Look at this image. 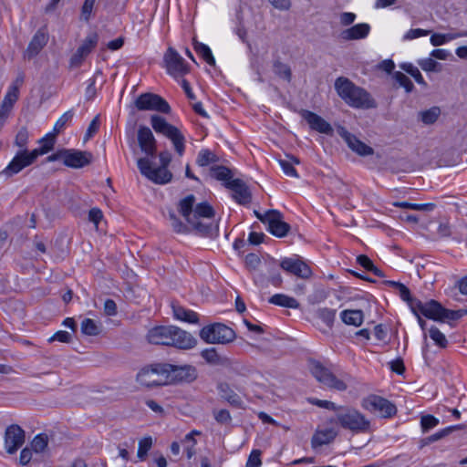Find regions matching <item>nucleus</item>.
Listing matches in <instances>:
<instances>
[{
    "instance_id": "9d476101",
    "label": "nucleus",
    "mask_w": 467,
    "mask_h": 467,
    "mask_svg": "<svg viewBox=\"0 0 467 467\" xmlns=\"http://www.w3.org/2000/svg\"><path fill=\"white\" fill-rule=\"evenodd\" d=\"M167 369V381L170 384L192 383L197 377L198 372L192 365L177 366L165 363Z\"/></svg>"
},
{
    "instance_id": "79ce46f5",
    "label": "nucleus",
    "mask_w": 467,
    "mask_h": 467,
    "mask_svg": "<svg viewBox=\"0 0 467 467\" xmlns=\"http://www.w3.org/2000/svg\"><path fill=\"white\" fill-rule=\"evenodd\" d=\"M219 161L218 157L210 150H202L197 157L196 163L204 167L211 163H215Z\"/></svg>"
},
{
    "instance_id": "7c9ffc66",
    "label": "nucleus",
    "mask_w": 467,
    "mask_h": 467,
    "mask_svg": "<svg viewBox=\"0 0 467 467\" xmlns=\"http://www.w3.org/2000/svg\"><path fill=\"white\" fill-rule=\"evenodd\" d=\"M171 308L176 319L191 324L199 322L198 314L194 311L187 309L176 302L171 303Z\"/></svg>"
},
{
    "instance_id": "f257e3e1",
    "label": "nucleus",
    "mask_w": 467,
    "mask_h": 467,
    "mask_svg": "<svg viewBox=\"0 0 467 467\" xmlns=\"http://www.w3.org/2000/svg\"><path fill=\"white\" fill-rule=\"evenodd\" d=\"M335 89L337 95L350 107L357 109H371L376 107V102L368 92L356 86L345 77H339L336 79Z\"/></svg>"
},
{
    "instance_id": "5701e85b",
    "label": "nucleus",
    "mask_w": 467,
    "mask_h": 467,
    "mask_svg": "<svg viewBox=\"0 0 467 467\" xmlns=\"http://www.w3.org/2000/svg\"><path fill=\"white\" fill-rule=\"evenodd\" d=\"M138 142L141 150L153 158L156 155V140L149 127L140 126L138 130Z\"/></svg>"
},
{
    "instance_id": "4468645a",
    "label": "nucleus",
    "mask_w": 467,
    "mask_h": 467,
    "mask_svg": "<svg viewBox=\"0 0 467 467\" xmlns=\"http://www.w3.org/2000/svg\"><path fill=\"white\" fill-rule=\"evenodd\" d=\"M37 160L36 152L27 150H20L10 161V163L2 171V174L10 178L20 172L23 169L32 165Z\"/></svg>"
},
{
    "instance_id": "58836bf2",
    "label": "nucleus",
    "mask_w": 467,
    "mask_h": 467,
    "mask_svg": "<svg viewBox=\"0 0 467 467\" xmlns=\"http://www.w3.org/2000/svg\"><path fill=\"white\" fill-rule=\"evenodd\" d=\"M194 50L202 57V58L210 65L215 66V59L212 54L210 47L202 43L193 39Z\"/></svg>"
},
{
    "instance_id": "c9c22d12",
    "label": "nucleus",
    "mask_w": 467,
    "mask_h": 467,
    "mask_svg": "<svg viewBox=\"0 0 467 467\" xmlns=\"http://www.w3.org/2000/svg\"><path fill=\"white\" fill-rule=\"evenodd\" d=\"M214 216L213 208L206 202L198 203L194 208V213L192 217L195 219V222H201V218H213Z\"/></svg>"
},
{
    "instance_id": "c756f323",
    "label": "nucleus",
    "mask_w": 467,
    "mask_h": 467,
    "mask_svg": "<svg viewBox=\"0 0 467 467\" xmlns=\"http://www.w3.org/2000/svg\"><path fill=\"white\" fill-rule=\"evenodd\" d=\"M217 389L221 398L226 400L230 405L235 408L242 407L243 400L241 397L230 388L228 383L221 382L218 384Z\"/></svg>"
},
{
    "instance_id": "13d9d810",
    "label": "nucleus",
    "mask_w": 467,
    "mask_h": 467,
    "mask_svg": "<svg viewBox=\"0 0 467 467\" xmlns=\"http://www.w3.org/2000/svg\"><path fill=\"white\" fill-rule=\"evenodd\" d=\"M438 424L439 420L432 415H423L420 419V426L423 432L429 431Z\"/></svg>"
},
{
    "instance_id": "2f4dec72",
    "label": "nucleus",
    "mask_w": 467,
    "mask_h": 467,
    "mask_svg": "<svg viewBox=\"0 0 467 467\" xmlns=\"http://www.w3.org/2000/svg\"><path fill=\"white\" fill-rule=\"evenodd\" d=\"M337 433L333 429L317 430L311 439V445L314 449L317 447L332 442Z\"/></svg>"
},
{
    "instance_id": "0e129e2a",
    "label": "nucleus",
    "mask_w": 467,
    "mask_h": 467,
    "mask_svg": "<svg viewBox=\"0 0 467 467\" xmlns=\"http://www.w3.org/2000/svg\"><path fill=\"white\" fill-rule=\"evenodd\" d=\"M420 67L424 70L428 72L431 71H438V66L439 63L436 62L431 57L424 58L419 61Z\"/></svg>"
},
{
    "instance_id": "cd10ccee",
    "label": "nucleus",
    "mask_w": 467,
    "mask_h": 467,
    "mask_svg": "<svg viewBox=\"0 0 467 467\" xmlns=\"http://www.w3.org/2000/svg\"><path fill=\"white\" fill-rule=\"evenodd\" d=\"M47 41L48 36L46 31L43 28L37 30L25 51V57L28 59L35 57L47 45Z\"/></svg>"
},
{
    "instance_id": "c03bdc74",
    "label": "nucleus",
    "mask_w": 467,
    "mask_h": 467,
    "mask_svg": "<svg viewBox=\"0 0 467 467\" xmlns=\"http://www.w3.org/2000/svg\"><path fill=\"white\" fill-rule=\"evenodd\" d=\"M211 174L218 181H224L226 183L232 181V171L224 166H213L211 168Z\"/></svg>"
},
{
    "instance_id": "f8f14e48",
    "label": "nucleus",
    "mask_w": 467,
    "mask_h": 467,
    "mask_svg": "<svg viewBox=\"0 0 467 467\" xmlns=\"http://www.w3.org/2000/svg\"><path fill=\"white\" fill-rule=\"evenodd\" d=\"M135 107L138 110H152L168 114L171 107L161 96L154 93L140 94L135 100Z\"/></svg>"
},
{
    "instance_id": "052dcab7",
    "label": "nucleus",
    "mask_w": 467,
    "mask_h": 467,
    "mask_svg": "<svg viewBox=\"0 0 467 467\" xmlns=\"http://www.w3.org/2000/svg\"><path fill=\"white\" fill-rule=\"evenodd\" d=\"M71 340H72V336L70 333H68L67 331L59 330V331L56 332L54 335H52L48 338L47 341L49 343H52L54 341H58V342H62V343H70Z\"/></svg>"
},
{
    "instance_id": "338daca9",
    "label": "nucleus",
    "mask_w": 467,
    "mask_h": 467,
    "mask_svg": "<svg viewBox=\"0 0 467 467\" xmlns=\"http://www.w3.org/2000/svg\"><path fill=\"white\" fill-rule=\"evenodd\" d=\"M261 264L260 257L255 254H248L245 256V265L249 270H255Z\"/></svg>"
},
{
    "instance_id": "1a4fd4ad",
    "label": "nucleus",
    "mask_w": 467,
    "mask_h": 467,
    "mask_svg": "<svg viewBox=\"0 0 467 467\" xmlns=\"http://www.w3.org/2000/svg\"><path fill=\"white\" fill-rule=\"evenodd\" d=\"M24 82L25 74L20 71L7 88L6 93L2 100V121L11 115L14 106L19 99L20 88L23 87Z\"/></svg>"
},
{
    "instance_id": "3c124183",
    "label": "nucleus",
    "mask_w": 467,
    "mask_h": 467,
    "mask_svg": "<svg viewBox=\"0 0 467 467\" xmlns=\"http://www.w3.org/2000/svg\"><path fill=\"white\" fill-rule=\"evenodd\" d=\"M169 220L171 222V225L174 232L182 234L186 233L188 230V227L186 224H184L175 214L174 211L170 210L169 211Z\"/></svg>"
},
{
    "instance_id": "6ab92c4d",
    "label": "nucleus",
    "mask_w": 467,
    "mask_h": 467,
    "mask_svg": "<svg viewBox=\"0 0 467 467\" xmlns=\"http://www.w3.org/2000/svg\"><path fill=\"white\" fill-rule=\"evenodd\" d=\"M441 304L434 299H431L426 303H422L420 300L414 302V308L411 312L414 315L422 314L423 317L429 319L440 322L441 321Z\"/></svg>"
},
{
    "instance_id": "6e6552de",
    "label": "nucleus",
    "mask_w": 467,
    "mask_h": 467,
    "mask_svg": "<svg viewBox=\"0 0 467 467\" xmlns=\"http://www.w3.org/2000/svg\"><path fill=\"white\" fill-rule=\"evenodd\" d=\"M361 407L371 413H378L384 419L391 418L397 413V407L394 403L375 394L362 399Z\"/></svg>"
},
{
    "instance_id": "473e14b6",
    "label": "nucleus",
    "mask_w": 467,
    "mask_h": 467,
    "mask_svg": "<svg viewBox=\"0 0 467 467\" xmlns=\"http://www.w3.org/2000/svg\"><path fill=\"white\" fill-rule=\"evenodd\" d=\"M340 318L346 325L359 327L363 323L364 315L361 310L347 309L340 313Z\"/></svg>"
},
{
    "instance_id": "ddd939ff",
    "label": "nucleus",
    "mask_w": 467,
    "mask_h": 467,
    "mask_svg": "<svg viewBox=\"0 0 467 467\" xmlns=\"http://www.w3.org/2000/svg\"><path fill=\"white\" fill-rule=\"evenodd\" d=\"M254 280L256 285L262 287H266L269 284L278 287L283 282L275 260L265 261L264 268L254 276Z\"/></svg>"
},
{
    "instance_id": "e2e57ef3",
    "label": "nucleus",
    "mask_w": 467,
    "mask_h": 467,
    "mask_svg": "<svg viewBox=\"0 0 467 467\" xmlns=\"http://www.w3.org/2000/svg\"><path fill=\"white\" fill-rule=\"evenodd\" d=\"M279 164L285 175L294 177V178H298V173H297L296 170L294 168V166L292 165V162L290 161L279 160Z\"/></svg>"
},
{
    "instance_id": "b1692460",
    "label": "nucleus",
    "mask_w": 467,
    "mask_h": 467,
    "mask_svg": "<svg viewBox=\"0 0 467 467\" xmlns=\"http://www.w3.org/2000/svg\"><path fill=\"white\" fill-rule=\"evenodd\" d=\"M173 326H157L149 330L147 339L149 343L170 347Z\"/></svg>"
},
{
    "instance_id": "4be33fe9",
    "label": "nucleus",
    "mask_w": 467,
    "mask_h": 467,
    "mask_svg": "<svg viewBox=\"0 0 467 467\" xmlns=\"http://www.w3.org/2000/svg\"><path fill=\"white\" fill-rule=\"evenodd\" d=\"M300 114L313 130L329 136L333 135L332 126L319 115L306 109H303Z\"/></svg>"
},
{
    "instance_id": "774afa93",
    "label": "nucleus",
    "mask_w": 467,
    "mask_h": 467,
    "mask_svg": "<svg viewBox=\"0 0 467 467\" xmlns=\"http://www.w3.org/2000/svg\"><path fill=\"white\" fill-rule=\"evenodd\" d=\"M260 456L261 451L259 450L252 451L245 467H259L262 463Z\"/></svg>"
},
{
    "instance_id": "20e7f679",
    "label": "nucleus",
    "mask_w": 467,
    "mask_h": 467,
    "mask_svg": "<svg viewBox=\"0 0 467 467\" xmlns=\"http://www.w3.org/2000/svg\"><path fill=\"white\" fill-rule=\"evenodd\" d=\"M150 122L157 133L164 135L172 141L176 152L182 156L184 151L185 138L179 129L168 123L164 118L159 115H152Z\"/></svg>"
},
{
    "instance_id": "2eb2a0df",
    "label": "nucleus",
    "mask_w": 467,
    "mask_h": 467,
    "mask_svg": "<svg viewBox=\"0 0 467 467\" xmlns=\"http://www.w3.org/2000/svg\"><path fill=\"white\" fill-rule=\"evenodd\" d=\"M163 62L167 72L174 78L182 77L190 71L189 65L173 47H168L163 57Z\"/></svg>"
},
{
    "instance_id": "dca6fc26",
    "label": "nucleus",
    "mask_w": 467,
    "mask_h": 467,
    "mask_svg": "<svg viewBox=\"0 0 467 467\" xmlns=\"http://www.w3.org/2000/svg\"><path fill=\"white\" fill-rule=\"evenodd\" d=\"M26 441L25 431L17 424H11L5 431V448L7 453H15Z\"/></svg>"
},
{
    "instance_id": "a878e982",
    "label": "nucleus",
    "mask_w": 467,
    "mask_h": 467,
    "mask_svg": "<svg viewBox=\"0 0 467 467\" xmlns=\"http://www.w3.org/2000/svg\"><path fill=\"white\" fill-rule=\"evenodd\" d=\"M266 224L267 230L273 235L279 238L285 236L290 230V225L284 222L283 214L277 210H275L274 213H272V215H270Z\"/></svg>"
},
{
    "instance_id": "7ed1b4c3",
    "label": "nucleus",
    "mask_w": 467,
    "mask_h": 467,
    "mask_svg": "<svg viewBox=\"0 0 467 467\" xmlns=\"http://www.w3.org/2000/svg\"><path fill=\"white\" fill-rule=\"evenodd\" d=\"M310 371L314 378L325 387L344 391L348 389V376L337 378L329 368L324 367L320 362L313 360L310 362Z\"/></svg>"
},
{
    "instance_id": "f704fd0d",
    "label": "nucleus",
    "mask_w": 467,
    "mask_h": 467,
    "mask_svg": "<svg viewBox=\"0 0 467 467\" xmlns=\"http://www.w3.org/2000/svg\"><path fill=\"white\" fill-rule=\"evenodd\" d=\"M57 135L53 132L47 133L45 137L38 140L40 146L33 150L36 152V157L42 156L49 152L55 145Z\"/></svg>"
},
{
    "instance_id": "49530a36",
    "label": "nucleus",
    "mask_w": 467,
    "mask_h": 467,
    "mask_svg": "<svg viewBox=\"0 0 467 467\" xmlns=\"http://www.w3.org/2000/svg\"><path fill=\"white\" fill-rule=\"evenodd\" d=\"M401 68L407 72L408 74H410L414 79L415 81L423 86V87H426L427 86V83L426 81L424 80L421 73L420 72V70L418 69V67H416L415 66H413L412 64L410 63H404L402 64L401 66Z\"/></svg>"
},
{
    "instance_id": "bb28decb",
    "label": "nucleus",
    "mask_w": 467,
    "mask_h": 467,
    "mask_svg": "<svg viewBox=\"0 0 467 467\" xmlns=\"http://www.w3.org/2000/svg\"><path fill=\"white\" fill-rule=\"evenodd\" d=\"M226 187L232 190L233 198L240 204H247L251 202V192L245 183L240 179H234L226 183Z\"/></svg>"
},
{
    "instance_id": "412c9836",
    "label": "nucleus",
    "mask_w": 467,
    "mask_h": 467,
    "mask_svg": "<svg viewBox=\"0 0 467 467\" xmlns=\"http://www.w3.org/2000/svg\"><path fill=\"white\" fill-rule=\"evenodd\" d=\"M196 344L197 340L191 333L173 326L170 347H174L179 349H191L194 348Z\"/></svg>"
},
{
    "instance_id": "37998d69",
    "label": "nucleus",
    "mask_w": 467,
    "mask_h": 467,
    "mask_svg": "<svg viewBox=\"0 0 467 467\" xmlns=\"http://www.w3.org/2000/svg\"><path fill=\"white\" fill-rule=\"evenodd\" d=\"M274 72L278 77L285 79L286 81L290 82L292 78V72L291 68L288 65L281 62L280 60H275L274 62Z\"/></svg>"
},
{
    "instance_id": "c85d7f7f",
    "label": "nucleus",
    "mask_w": 467,
    "mask_h": 467,
    "mask_svg": "<svg viewBox=\"0 0 467 467\" xmlns=\"http://www.w3.org/2000/svg\"><path fill=\"white\" fill-rule=\"evenodd\" d=\"M369 31V25L366 23H361L343 30L340 34V36L343 40L346 41L358 40L365 38L368 35Z\"/></svg>"
},
{
    "instance_id": "680f3d73",
    "label": "nucleus",
    "mask_w": 467,
    "mask_h": 467,
    "mask_svg": "<svg viewBox=\"0 0 467 467\" xmlns=\"http://www.w3.org/2000/svg\"><path fill=\"white\" fill-rule=\"evenodd\" d=\"M33 451L29 447H25L21 451L18 458V463L21 466H27L33 459Z\"/></svg>"
},
{
    "instance_id": "603ef678",
    "label": "nucleus",
    "mask_w": 467,
    "mask_h": 467,
    "mask_svg": "<svg viewBox=\"0 0 467 467\" xmlns=\"http://www.w3.org/2000/svg\"><path fill=\"white\" fill-rule=\"evenodd\" d=\"M394 79L399 83L400 87L405 88L406 92H411L414 88V85L411 80L402 72L396 71L393 75Z\"/></svg>"
},
{
    "instance_id": "a211bd4d",
    "label": "nucleus",
    "mask_w": 467,
    "mask_h": 467,
    "mask_svg": "<svg viewBox=\"0 0 467 467\" xmlns=\"http://www.w3.org/2000/svg\"><path fill=\"white\" fill-rule=\"evenodd\" d=\"M337 134L345 140L348 148L360 156H368L374 153V150L359 140L354 134L350 133L345 127L337 128Z\"/></svg>"
},
{
    "instance_id": "69168bd1",
    "label": "nucleus",
    "mask_w": 467,
    "mask_h": 467,
    "mask_svg": "<svg viewBox=\"0 0 467 467\" xmlns=\"http://www.w3.org/2000/svg\"><path fill=\"white\" fill-rule=\"evenodd\" d=\"M215 420L220 424H227L232 421V417L227 410H219L213 412Z\"/></svg>"
},
{
    "instance_id": "aec40b11",
    "label": "nucleus",
    "mask_w": 467,
    "mask_h": 467,
    "mask_svg": "<svg viewBox=\"0 0 467 467\" xmlns=\"http://www.w3.org/2000/svg\"><path fill=\"white\" fill-rule=\"evenodd\" d=\"M99 41L97 33H91L84 39L76 53L71 57L70 64L74 67L81 65L84 58L96 47Z\"/></svg>"
},
{
    "instance_id": "0eeeda50",
    "label": "nucleus",
    "mask_w": 467,
    "mask_h": 467,
    "mask_svg": "<svg viewBox=\"0 0 467 467\" xmlns=\"http://www.w3.org/2000/svg\"><path fill=\"white\" fill-rule=\"evenodd\" d=\"M195 201L196 199L193 194L187 195L179 202L178 211L198 233L205 236H212L213 234V225L211 223L205 224L202 222H195V219L192 217Z\"/></svg>"
},
{
    "instance_id": "8fccbe9b",
    "label": "nucleus",
    "mask_w": 467,
    "mask_h": 467,
    "mask_svg": "<svg viewBox=\"0 0 467 467\" xmlns=\"http://www.w3.org/2000/svg\"><path fill=\"white\" fill-rule=\"evenodd\" d=\"M74 116V112L72 109L70 110H67V112H65L55 123L54 125V129H53V133H55L56 135H57L64 128L65 126L67 125V123H68L72 118Z\"/></svg>"
},
{
    "instance_id": "09e8293b",
    "label": "nucleus",
    "mask_w": 467,
    "mask_h": 467,
    "mask_svg": "<svg viewBox=\"0 0 467 467\" xmlns=\"http://www.w3.org/2000/svg\"><path fill=\"white\" fill-rule=\"evenodd\" d=\"M430 337L435 342L437 346L441 348H445L448 346V340L446 339L443 333L436 327H431L429 331Z\"/></svg>"
},
{
    "instance_id": "4c0bfd02",
    "label": "nucleus",
    "mask_w": 467,
    "mask_h": 467,
    "mask_svg": "<svg viewBox=\"0 0 467 467\" xmlns=\"http://www.w3.org/2000/svg\"><path fill=\"white\" fill-rule=\"evenodd\" d=\"M336 313H337L336 309L321 307L316 311V316L323 323H325L328 327H332L334 325L335 318H336Z\"/></svg>"
},
{
    "instance_id": "bf43d9fd",
    "label": "nucleus",
    "mask_w": 467,
    "mask_h": 467,
    "mask_svg": "<svg viewBox=\"0 0 467 467\" xmlns=\"http://www.w3.org/2000/svg\"><path fill=\"white\" fill-rule=\"evenodd\" d=\"M202 358H204L208 363L217 364L220 361V357L217 354L214 348L203 349L201 353Z\"/></svg>"
},
{
    "instance_id": "ea45409f",
    "label": "nucleus",
    "mask_w": 467,
    "mask_h": 467,
    "mask_svg": "<svg viewBox=\"0 0 467 467\" xmlns=\"http://www.w3.org/2000/svg\"><path fill=\"white\" fill-rule=\"evenodd\" d=\"M48 436L46 433H39L34 437L30 443V449L36 453H42L47 448Z\"/></svg>"
},
{
    "instance_id": "4d7b16f0",
    "label": "nucleus",
    "mask_w": 467,
    "mask_h": 467,
    "mask_svg": "<svg viewBox=\"0 0 467 467\" xmlns=\"http://www.w3.org/2000/svg\"><path fill=\"white\" fill-rule=\"evenodd\" d=\"M453 39H454V36H452V33H448V34L435 33V34H432L431 36V43L432 46L438 47V46H441V45L447 43L448 41L453 40Z\"/></svg>"
},
{
    "instance_id": "de8ad7c7",
    "label": "nucleus",
    "mask_w": 467,
    "mask_h": 467,
    "mask_svg": "<svg viewBox=\"0 0 467 467\" xmlns=\"http://www.w3.org/2000/svg\"><path fill=\"white\" fill-rule=\"evenodd\" d=\"M29 132L27 128L22 127L16 133L14 144L20 150H27Z\"/></svg>"
},
{
    "instance_id": "f3484780",
    "label": "nucleus",
    "mask_w": 467,
    "mask_h": 467,
    "mask_svg": "<svg viewBox=\"0 0 467 467\" xmlns=\"http://www.w3.org/2000/svg\"><path fill=\"white\" fill-rule=\"evenodd\" d=\"M279 267L299 278L307 279L312 275L311 268L298 256L284 258Z\"/></svg>"
},
{
    "instance_id": "f03ea898",
    "label": "nucleus",
    "mask_w": 467,
    "mask_h": 467,
    "mask_svg": "<svg viewBox=\"0 0 467 467\" xmlns=\"http://www.w3.org/2000/svg\"><path fill=\"white\" fill-rule=\"evenodd\" d=\"M330 422L357 434L371 431L370 420L358 410L349 406H340Z\"/></svg>"
},
{
    "instance_id": "72a5a7b5",
    "label": "nucleus",
    "mask_w": 467,
    "mask_h": 467,
    "mask_svg": "<svg viewBox=\"0 0 467 467\" xmlns=\"http://www.w3.org/2000/svg\"><path fill=\"white\" fill-rule=\"evenodd\" d=\"M268 302L273 305L294 309L298 308L300 306L299 302L295 297L285 294H275L269 298Z\"/></svg>"
},
{
    "instance_id": "5fc2aeb1",
    "label": "nucleus",
    "mask_w": 467,
    "mask_h": 467,
    "mask_svg": "<svg viewBox=\"0 0 467 467\" xmlns=\"http://www.w3.org/2000/svg\"><path fill=\"white\" fill-rule=\"evenodd\" d=\"M462 425H455V426H450V427H447L431 436H429L427 438V442H434V441H437L442 438H444L445 436L449 435L450 433H451L453 431L455 430H459V429H462Z\"/></svg>"
},
{
    "instance_id": "a18cd8bd",
    "label": "nucleus",
    "mask_w": 467,
    "mask_h": 467,
    "mask_svg": "<svg viewBox=\"0 0 467 467\" xmlns=\"http://www.w3.org/2000/svg\"><path fill=\"white\" fill-rule=\"evenodd\" d=\"M441 109L438 107H432L430 109L420 112V120L427 125L433 124L438 119Z\"/></svg>"
},
{
    "instance_id": "39448f33",
    "label": "nucleus",
    "mask_w": 467,
    "mask_h": 467,
    "mask_svg": "<svg viewBox=\"0 0 467 467\" xmlns=\"http://www.w3.org/2000/svg\"><path fill=\"white\" fill-rule=\"evenodd\" d=\"M235 332L222 323H214L202 327L200 337L208 344H227L234 340Z\"/></svg>"
},
{
    "instance_id": "6e6d98bb",
    "label": "nucleus",
    "mask_w": 467,
    "mask_h": 467,
    "mask_svg": "<svg viewBox=\"0 0 467 467\" xmlns=\"http://www.w3.org/2000/svg\"><path fill=\"white\" fill-rule=\"evenodd\" d=\"M151 446H152L151 437H145V438L141 439L139 442L138 457L140 460H144L148 451L150 450Z\"/></svg>"
},
{
    "instance_id": "393cba45",
    "label": "nucleus",
    "mask_w": 467,
    "mask_h": 467,
    "mask_svg": "<svg viewBox=\"0 0 467 467\" xmlns=\"http://www.w3.org/2000/svg\"><path fill=\"white\" fill-rule=\"evenodd\" d=\"M65 161L67 167L79 169L90 163L92 154L88 151L64 150Z\"/></svg>"
},
{
    "instance_id": "e433bc0d",
    "label": "nucleus",
    "mask_w": 467,
    "mask_h": 467,
    "mask_svg": "<svg viewBox=\"0 0 467 467\" xmlns=\"http://www.w3.org/2000/svg\"><path fill=\"white\" fill-rule=\"evenodd\" d=\"M81 332L86 336L95 337L100 334V325L91 318H84L80 325Z\"/></svg>"
},
{
    "instance_id": "a19ab883",
    "label": "nucleus",
    "mask_w": 467,
    "mask_h": 467,
    "mask_svg": "<svg viewBox=\"0 0 467 467\" xmlns=\"http://www.w3.org/2000/svg\"><path fill=\"white\" fill-rule=\"evenodd\" d=\"M393 206L415 211H432L435 207L434 203H411L408 202H395Z\"/></svg>"
},
{
    "instance_id": "9b49d317",
    "label": "nucleus",
    "mask_w": 467,
    "mask_h": 467,
    "mask_svg": "<svg viewBox=\"0 0 467 467\" xmlns=\"http://www.w3.org/2000/svg\"><path fill=\"white\" fill-rule=\"evenodd\" d=\"M140 173L157 184H165L171 181L172 174L164 167L152 168L148 158H140L137 161Z\"/></svg>"
},
{
    "instance_id": "864d4df0",
    "label": "nucleus",
    "mask_w": 467,
    "mask_h": 467,
    "mask_svg": "<svg viewBox=\"0 0 467 467\" xmlns=\"http://www.w3.org/2000/svg\"><path fill=\"white\" fill-rule=\"evenodd\" d=\"M397 290L399 291L400 298L408 304L412 311L414 308V302H418L419 299L411 296L410 289L403 284L400 285Z\"/></svg>"
},
{
    "instance_id": "423d86ee",
    "label": "nucleus",
    "mask_w": 467,
    "mask_h": 467,
    "mask_svg": "<svg viewBox=\"0 0 467 467\" xmlns=\"http://www.w3.org/2000/svg\"><path fill=\"white\" fill-rule=\"evenodd\" d=\"M165 363L143 368L137 375V381L147 388L168 385Z\"/></svg>"
}]
</instances>
